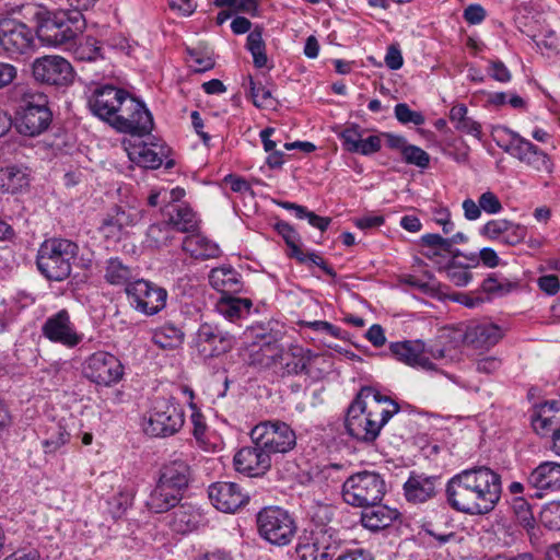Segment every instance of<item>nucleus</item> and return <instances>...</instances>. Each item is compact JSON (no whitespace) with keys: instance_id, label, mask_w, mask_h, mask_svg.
<instances>
[{"instance_id":"nucleus-2","label":"nucleus","mask_w":560,"mask_h":560,"mask_svg":"<svg viewBox=\"0 0 560 560\" xmlns=\"http://www.w3.org/2000/svg\"><path fill=\"white\" fill-rule=\"evenodd\" d=\"M408 404H398L372 386H363L347 409L346 429L349 435L363 442H374L382 428Z\"/></svg>"},{"instance_id":"nucleus-5","label":"nucleus","mask_w":560,"mask_h":560,"mask_svg":"<svg viewBox=\"0 0 560 560\" xmlns=\"http://www.w3.org/2000/svg\"><path fill=\"white\" fill-rule=\"evenodd\" d=\"M52 113L48 107V97L38 91L23 94L15 113V125L20 133L35 137L48 129Z\"/></svg>"},{"instance_id":"nucleus-25","label":"nucleus","mask_w":560,"mask_h":560,"mask_svg":"<svg viewBox=\"0 0 560 560\" xmlns=\"http://www.w3.org/2000/svg\"><path fill=\"white\" fill-rule=\"evenodd\" d=\"M168 527L177 534H188L199 528L205 522L201 510L191 503H180L167 516Z\"/></svg>"},{"instance_id":"nucleus-22","label":"nucleus","mask_w":560,"mask_h":560,"mask_svg":"<svg viewBox=\"0 0 560 560\" xmlns=\"http://www.w3.org/2000/svg\"><path fill=\"white\" fill-rule=\"evenodd\" d=\"M392 355L409 366L420 368L427 371L434 370L435 365L427 355L425 343L420 340H405L389 345Z\"/></svg>"},{"instance_id":"nucleus-20","label":"nucleus","mask_w":560,"mask_h":560,"mask_svg":"<svg viewBox=\"0 0 560 560\" xmlns=\"http://www.w3.org/2000/svg\"><path fill=\"white\" fill-rule=\"evenodd\" d=\"M312 360V352L302 346L294 345L284 348L279 343V353L277 355L276 377H285L308 373L307 366Z\"/></svg>"},{"instance_id":"nucleus-60","label":"nucleus","mask_w":560,"mask_h":560,"mask_svg":"<svg viewBox=\"0 0 560 560\" xmlns=\"http://www.w3.org/2000/svg\"><path fill=\"white\" fill-rule=\"evenodd\" d=\"M468 259L474 264L478 265L479 260L488 268H495L500 265V258L497 252L491 247H485L480 250L479 256L471 255Z\"/></svg>"},{"instance_id":"nucleus-40","label":"nucleus","mask_w":560,"mask_h":560,"mask_svg":"<svg viewBox=\"0 0 560 560\" xmlns=\"http://www.w3.org/2000/svg\"><path fill=\"white\" fill-rule=\"evenodd\" d=\"M341 547V539L332 527L317 530V552L320 551V560L337 558Z\"/></svg>"},{"instance_id":"nucleus-64","label":"nucleus","mask_w":560,"mask_h":560,"mask_svg":"<svg viewBox=\"0 0 560 560\" xmlns=\"http://www.w3.org/2000/svg\"><path fill=\"white\" fill-rule=\"evenodd\" d=\"M3 560H40V553L37 548L27 545L20 547Z\"/></svg>"},{"instance_id":"nucleus-23","label":"nucleus","mask_w":560,"mask_h":560,"mask_svg":"<svg viewBox=\"0 0 560 560\" xmlns=\"http://www.w3.org/2000/svg\"><path fill=\"white\" fill-rule=\"evenodd\" d=\"M526 483L536 490V498H542L545 491H559L560 463L549 460L540 463L528 472Z\"/></svg>"},{"instance_id":"nucleus-46","label":"nucleus","mask_w":560,"mask_h":560,"mask_svg":"<svg viewBox=\"0 0 560 560\" xmlns=\"http://www.w3.org/2000/svg\"><path fill=\"white\" fill-rule=\"evenodd\" d=\"M47 433L48 436L42 442L45 454H56L70 441V433L60 423L51 425Z\"/></svg>"},{"instance_id":"nucleus-24","label":"nucleus","mask_w":560,"mask_h":560,"mask_svg":"<svg viewBox=\"0 0 560 560\" xmlns=\"http://www.w3.org/2000/svg\"><path fill=\"white\" fill-rule=\"evenodd\" d=\"M505 335V330L490 322L471 324L466 328L464 342L474 349L488 350L494 347Z\"/></svg>"},{"instance_id":"nucleus-11","label":"nucleus","mask_w":560,"mask_h":560,"mask_svg":"<svg viewBox=\"0 0 560 560\" xmlns=\"http://www.w3.org/2000/svg\"><path fill=\"white\" fill-rule=\"evenodd\" d=\"M131 308L147 316L160 313L166 305L167 291L144 279H137L125 289Z\"/></svg>"},{"instance_id":"nucleus-6","label":"nucleus","mask_w":560,"mask_h":560,"mask_svg":"<svg viewBox=\"0 0 560 560\" xmlns=\"http://www.w3.org/2000/svg\"><path fill=\"white\" fill-rule=\"evenodd\" d=\"M386 493L383 477L375 471L363 470L348 477L342 483L343 501L355 508L381 503Z\"/></svg>"},{"instance_id":"nucleus-13","label":"nucleus","mask_w":560,"mask_h":560,"mask_svg":"<svg viewBox=\"0 0 560 560\" xmlns=\"http://www.w3.org/2000/svg\"><path fill=\"white\" fill-rule=\"evenodd\" d=\"M32 73L35 81L54 86H68L74 78L71 63L57 55L36 58L32 65Z\"/></svg>"},{"instance_id":"nucleus-31","label":"nucleus","mask_w":560,"mask_h":560,"mask_svg":"<svg viewBox=\"0 0 560 560\" xmlns=\"http://www.w3.org/2000/svg\"><path fill=\"white\" fill-rule=\"evenodd\" d=\"M183 498L184 494L176 489L156 481L145 505L153 513H166L176 508Z\"/></svg>"},{"instance_id":"nucleus-62","label":"nucleus","mask_w":560,"mask_h":560,"mask_svg":"<svg viewBox=\"0 0 560 560\" xmlns=\"http://www.w3.org/2000/svg\"><path fill=\"white\" fill-rule=\"evenodd\" d=\"M479 207L489 214L499 213L502 210V203L498 196L492 191H486L479 197Z\"/></svg>"},{"instance_id":"nucleus-56","label":"nucleus","mask_w":560,"mask_h":560,"mask_svg":"<svg viewBox=\"0 0 560 560\" xmlns=\"http://www.w3.org/2000/svg\"><path fill=\"white\" fill-rule=\"evenodd\" d=\"M445 273L447 279L457 287H465L472 279L471 272L467 268L457 266L455 259L453 258L445 269Z\"/></svg>"},{"instance_id":"nucleus-30","label":"nucleus","mask_w":560,"mask_h":560,"mask_svg":"<svg viewBox=\"0 0 560 560\" xmlns=\"http://www.w3.org/2000/svg\"><path fill=\"white\" fill-rule=\"evenodd\" d=\"M167 224L180 233H194L199 229L197 213L185 203L166 205L162 210Z\"/></svg>"},{"instance_id":"nucleus-26","label":"nucleus","mask_w":560,"mask_h":560,"mask_svg":"<svg viewBox=\"0 0 560 560\" xmlns=\"http://www.w3.org/2000/svg\"><path fill=\"white\" fill-rule=\"evenodd\" d=\"M279 353L278 342H265L252 345L247 348L244 362L258 372H268L276 377L277 355Z\"/></svg>"},{"instance_id":"nucleus-27","label":"nucleus","mask_w":560,"mask_h":560,"mask_svg":"<svg viewBox=\"0 0 560 560\" xmlns=\"http://www.w3.org/2000/svg\"><path fill=\"white\" fill-rule=\"evenodd\" d=\"M438 476H427L412 471L404 483V494L410 503H424L436 495Z\"/></svg>"},{"instance_id":"nucleus-49","label":"nucleus","mask_w":560,"mask_h":560,"mask_svg":"<svg viewBox=\"0 0 560 560\" xmlns=\"http://www.w3.org/2000/svg\"><path fill=\"white\" fill-rule=\"evenodd\" d=\"M249 93L255 106L259 108H272L276 105L270 89L266 88L260 81L248 77Z\"/></svg>"},{"instance_id":"nucleus-35","label":"nucleus","mask_w":560,"mask_h":560,"mask_svg":"<svg viewBox=\"0 0 560 560\" xmlns=\"http://www.w3.org/2000/svg\"><path fill=\"white\" fill-rule=\"evenodd\" d=\"M211 287L223 295L242 290L241 275L232 267L213 268L209 273Z\"/></svg>"},{"instance_id":"nucleus-58","label":"nucleus","mask_w":560,"mask_h":560,"mask_svg":"<svg viewBox=\"0 0 560 560\" xmlns=\"http://www.w3.org/2000/svg\"><path fill=\"white\" fill-rule=\"evenodd\" d=\"M422 530L427 536L434 540V542H429V545L432 547H442L451 540H454L456 537V533L454 532H439L433 527L431 523L423 524Z\"/></svg>"},{"instance_id":"nucleus-52","label":"nucleus","mask_w":560,"mask_h":560,"mask_svg":"<svg viewBox=\"0 0 560 560\" xmlns=\"http://www.w3.org/2000/svg\"><path fill=\"white\" fill-rule=\"evenodd\" d=\"M396 119L402 124H412L415 126H421L424 124L425 118L421 112L410 109L406 103H398L394 108Z\"/></svg>"},{"instance_id":"nucleus-57","label":"nucleus","mask_w":560,"mask_h":560,"mask_svg":"<svg viewBox=\"0 0 560 560\" xmlns=\"http://www.w3.org/2000/svg\"><path fill=\"white\" fill-rule=\"evenodd\" d=\"M506 219H493L488 221L480 230V234L491 241L502 242L506 230Z\"/></svg>"},{"instance_id":"nucleus-38","label":"nucleus","mask_w":560,"mask_h":560,"mask_svg":"<svg viewBox=\"0 0 560 560\" xmlns=\"http://www.w3.org/2000/svg\"><path fill=\"white\" fill-rule=\"evenodd\" d=\"M104 279L112 285L127 289L138 278L133 270L125 265L120 258L110 257L105 262Z\"/></svg>"},{"instance_id":"nucleus-18","label":"nucleus","mask_w":560,"mask_h":560,"mask_svg":"<svg viewBox=\"0 0 560 560\" xmlns=\"http://www.w3.org/2000/svg\"><path fill=\"white\" fill-rule=\"evenodd\" d=\"M510 135L514 156L538 172H552V160L545 151L515 131L510 130Z\"/></svg>"},{"instance_id":"nucleus-28","label":"nucleus","mask_w":560,"mask_h":560,"mask_svg":"<svg viewBox=\"0 0 560 560\" xmlns=\"http://www.w3.org/2000/svg\"><path fill=\"white\" fill-rule=\"evenodd\" d=\"M167 153L168 148L158 139L150 143L140 142L133 144L128 150V155L131 161L142 167L151 170L159 168L167 156Z\"/></svg>"},{"instance_id":"nucleus-17","label":"nucleus","mask_w":560,"mask_h":560,"mask_svg":"<svg viewBox=\"0 0 560 560\" xmlns=\"http://www.w3.org/2000/svg\"><path fill=\"white\" fill-rule=\"evenodd\" d=\"M196 341L199 351L210 357L226 353L233 348L235 342L234 337L230 332L210 323H203L199 326Z\"/></svg>"},{"instance_id":"nucleus-55","label":"nucleus","mask_w":560,"mask_h":560,"mask_svg":"<svg viewBox=\"0 0 560 560\" xmlns=\"http://www.w3.org/2000/svg\"><path fill=\"white\" fill-rule=\"evenodd\" d=\"M527 235V228L513 221H506V230L502 238V244L516 246L522 243Z\"/></svg>"},{"instance_id":"nucleus-36","label":"nucleus","mask_w":560,"mask_h":560,"mask_svg":"<svg viewBox=\"0 0 560 560\" xmlns=\"http://www.w3.org/2000/svg\"><path fill=\"white\" fill-rule=\"evenodd\" d=\"M275 230L282 236L289 248V256L294 257L301 264L312 266L315 264V253H304L300 246V238L295 230L285 221L275 223Z\"/></svg>"},{"instance_id":"nucleus-15","label":"nucleus","mask_w":560,"mask_h":560,"mask_svg":"<svg viewBox=\"0 0 560 560\" xmlns=\"http://www.w3.org/2000/svg\"><path fill=\"white\" fill-rule=\"evenodd\" d=\"M0 46L10 58L31 52L34 46L32 28L15 20L0 21Z\"/></svg>"},{"instance_id":"nucleus-59","label":"nucleus","mask_w":560,"mask_h":560,"mask_svg":"<svg viewBox=\"0 0 560 560\" xmlns=\"http://www.w3.org/2000/svg\"><path fill=\"white\" fill-rule=\"evenodd\" d=\"M381 147V138L378 136L372 135L365 139L361 138V140L358 142V147L351 148V152L360 153L362 155H371L378 152Z\"/></svg>"},{"instance_id":"nucleus-32","label":"nucleus","mask_w":560,"mask_h":560,"mask_svg":"<svg viewBox=\"0 0 560 560\" xmlns=\"http://www.w3.org/2000/svg\"><path fill=\"white\" fill-rule=\"evenodd\" d=\"M398 516L399 512L396 509L375 503L364 508L361 514V524L372 532H377L389 527Z\"/></svg>"},{"instance_id":"nucleus-14","label":"nucleus","mask_w":560,"mask_h":560,"mask_svg":"<svg viewBox=\"0 0 560 560\" xmlns=\"http://www.w3.org/2000/svg\"><path fill=\"white\" fill-rule=\"evenodd\" d=\"M128 95L129 92L124 89L104 84L92 91L88 105L93 115L110 125Z\"/></svg>"},{"instance_id":"nucleus-37","label":"nucleus","mask_w":560,"mask_h":560,"mask_svg":"<svg viewBox=\"0 0 560 560\" xmlns=\"http://www.w3.org/2000/svg\"><path fill=\"white\" fill-rule=\"evenodd\" d=\"M30 174L26 167L10 165L0 170V189L5 194H16L28 187Z\"/></svg>"},{"instance_id":"nucleus-3","label":"nucleus","mask_w":560,"mask_h":560,"mask_svg":"<svg viewBox=\"0 0 560 560\" xmlns=\"http://www.w3.org/2000/svg\"><path fill=\"white\" fill-rule=\"evenodd\" d=\"M78 252V244L70 240L59 237L45 240L37 252V268L48 280L63 281L71 273L72 261Z\"/></svg>"},{"instance_id":"nucleus-42","label":"nucleus","mask_w":560,"mask_h":560,"mask_svg":"<svg viewBox=\"0 0 560 560\" xmlns=\"http://www.w3.org/2000/svg\"><path fill=\"white\" fill-rule=\"evenodd\" d=\"M421 245L428 248L427 252H423V255L428 258L439 256L441 253L450 254L453 259L460 255L458 249L451 248L448 237H443L440 234L428 233L422 235Z\"/></svg>"},{"instance_id":"nucleus-44","label":"nucleus","mask_w":560,"mask_h":560,"mask_svg":"<svg viewBox=\"0 0 560 560\" xmlns=\"http://www.w3.org/2000/svg\"><path fill=\"white\" fill-rule=\"evenodd\" d=\"M246 48L253 56L254 66L262 68L267 63L266 46L262 39V30L256 26L247 36Z\"/></svg>"},{"instance_id":"nucleus-53","label":"nucleus","mask_w":560,"mask_h":560,"mask_svg":"<svg viewBox=\"0 0 560 560\" xmlns=\"http://www.w3.org/2000/svg\"><path fill=\"white\" fill-rule=\"evenodd\" d=\"M401 155L407 164L416 165L420 168H427L430 164L429 153L413 144L405 147Z\"/></svg>"},{"instance_id":"nucleus-19","label":"nucleus","mask_w":560,"mask_h":560,"mask_svg":"<svg viewBox=\"0 0 560 560\" xmlns=\"http://www.w3.org/2000/svg\"><path fill=\"white\" fill-rule=\"evenodd\" d=\"M208 495L214 508L224 513H234L249 500L240 485L228 481L212 483L208 489Z\"/></svg>"},{"instance_id":"nucleus-33","label":"nucleus","mask_w":560,"mask_h":560,"mask_svg":"<svg viewBox=\"0 0 560 560\" xmlns=\"http://www.w3.org/2000/svg\"><path fill=\"white\" fill-rule=\"evenodd\" d=\"M560 402L556 400L546 401L532 419L534 430L540 435L553 433L560 425Z\"/></svg>"},{"instance_id":"nucleus-8","label":"nucleus","mask_w":560,"mask_h":560,"mask_svg":"<svg viewBox=\"0 0 560 560\" xmlns=\"http://www.w3.org/2000/svg\"><path fill=\"white\" fill-rule=\"evenodd\" d=\"M110 126L120 133L142 138L151 133L154 120L145 104L129 93Z\"/></svg>"},{"instance_id":"nucleus-61","label":"nucleus","mask_w":560,"mask_h":560,"mask_svg":"<svg viewBox=\"0 0 560 560\" xmlns=\"http://www.w3.org/2000/svg\"><path fill=\"white\" fill-rule=\"evenodd\" d=\"M488 73L493 80L501 83H508L512 79L508 67L499 59L489 61Z\"/></svg>"},{"instance_id":"nucleus-39","label":"nucleus","mask_w":560,"mask_h":560,"mask_svg":"<svg viewBox=\"0 0 560 560\" xmlns=\"http://www.w3.org/2000/svg\"><path fill=\"white\" fill-rule=\"evenodd\" d=\"M468 108L465 104H456L450 109L448 118L456 131L470 135L475 138L481 137V125L467 116Z\"/></svg>"},{"instance_id":"nucleus-12","label":"nucleus","mask_w":560,"mask_h":560,"mask_svg":"<svg viewBox=\"0 0 560 560\" xmlns=\"http://www.w3.org/2000/svg\"><path fill=\"white\" fill-rule=\"evenodd\" d=\"M82 373L90 382L98 386L109 387L122 378L124 365L114 354L106 351H96L84 360Z\"/></svg>"},{"instance_id":"nucleus-47","label":"nucleus","mask_w":560,"mask_h":560,"mask_svg":"<svg viewBox=\"0 0 560 560\" xmlns=\"http://www.w3.org/2000/svg\"><path fill=\"white\" fill-rule=\"evenodd\" d=\"M510 506L516 523L520 526H532L535 523V516L530 503L525 497H513Z\"/></svg>"},{"instance_id":"nucleus-51","label":"nucleus","mask_w":560,"mask_h":560,"mask_svg":"<svg viewBox=\"0 0 560 560\" xmlns=\"http://www.w3.org/2000/svg\"><path fill=\"white\" fill-rule=\"evenodd\" d=\"M540 523L548 529L560 530V501L545 504L539 515Z\"/></svg>"},{"instance_id":"nucleus-21","label":"nucleus","mask_w":560,"mask_h":560,"mask_svg":"<svg viewBox=\"0 0 560 560\" xmlns=\"http://www.w3.org/2000/svg\"><path fill=\"white\" fill-rule=\"evenodd\" d=\"M235 469L248 477L265 475L271 467V457L259 445L242 447L234 456Z\"/></svg>"},{"instance_id":"nucleus-29","label":"nucleus","mask_w":560,"mask_h":560,"mask_svg":"<svg viewBox=\"0 0 560 560\" xmlns=\"http://www.w3.org/2000/svg\"><path fill=\"white\" fill-rule=\"evenodd\" d=\"M190 480L191 467L182 457L171 459L160 468L158 481L176 489L183 494L187 490Z\"/></svg>"},{"instance_id":"nucleus-54","label":"nucleus","mask_w":560,"mask_h":560,"mask_svg":"<svg viewBox=\"0 0 560 560\" xmlns=\"http://www.w3.org/2000/svg\"><path fill=\"white\" fill-rule=\"evenodd\" d=\"M170 225L164 223H153L148 228L147 236L151 245L155 247L165 246L170 240Z\"/></svg>"},{"instance_id":"nucleus-63","label":"nucleus","mask_w":560,"mask_h":560,"mask_svg":"<svg viewBox=\"0 0 560 560\" xmlns=\"http://www.w3.org/2000/svg\"><path fill=\"white\" fill-rule=\"evenodd\" d=\"M122 228L116 223L113 217L108 213L106 218L103 220L102 225L100 226V232L102 235L112 241H118L122 233Z\"/></svg>"},{"instance_id":"nucleus-4","label":"nucleus","mask_w":560,"mask_h":560,"mask_svg":"<svg viewBox=\"0 0 560 560\" xmlns=\"http://www.w3.org/2000/svg\"><path fill=\"white\" fill-rule=\"evenodd\" d=\"M85 28V20L78 10L49 13L37 26V37L43 44L60 46L72 43Z\"/></svg>"},{"instance_id":"nucleus-1","label":"nucleus","mask_w":560,"mask_h":560,"mask_svg":"<svg viewBox=\"0 0 560 560\" xmlns=\"http://www.w3.org/2000/svg\"><path fill=\"white\" fill-rule=\"evenodd\" d=\"M502 497V477L486 465L464 469L445 486L447 504L456 512L470 516L491 513Z\"/></svg>"},{"instance_id":"nucleus-48","label":"nucleus","mask_w":560,"mask_h":560,"mask_svg":"<svg viewBox=\"0 0 560 560\" xmlns=\"http://www.w3.org/2000/svg\"><path fill=\"white\" fill-rule=\"evenodd\" d=\"M73 55L75 59L81 61H95L100 58H103L100 42L92 36H88L82 39L74 47Z\"/></svg>"},{"instance_id":"nucleus-34","label":"nucleus","mask_w":560,"mask_h":560,"mask_svg":"<svg viewBox=\"0 0 560 560\" xmlns=\"http://www.w3.org/2000/svg\"><path fill=\"white\" fill-rule=\"evenodd\" d=\"M182 248L190 255V257L200 260L218 258L221 249L211 240L200 234H191L184 238Z\"/></svg>"},{"instance_id":"nucleus-7","label":"nucleus","mask_w":560,"mask_h":560,"mask_svg":"<svg viewBox=\"0 0 560 560\" xmlns=\"http://www.w3.org/2000/svg\"><path fill=\"white\" fill-rule=\"evenodd\" d=\"M185 423V413L176 398L155 397L144 424V432L155 438L176 434Z\"/></svg>"},{"instance_id":"nucleus-10","label":"nucleus","mask_w":560,"mask_h":560,"mask_svg":"<svg viewBox=\"0 0 560 560\" xmlns=\"http://www.w3.org/2000/svg\"><path fill=\"white\" fill-rule=\"evenodd\" d=\"M257 526L262 538L278 546L288 545L296 532L293 517L279 506L262 509L257 515Z\"/></svg>"},{"instance_id":"nucleus-43","label":"nucleus","mask_w":560,"mask_h":560,"mask_svg":"<svg viewBox=\"0 0 560 560\" xmlns=\"http://www.w3.org/2000/svg\"><path fill=\"white\" fill-rule=\"evenodd\" d=\"M252 305L253 303L249 299L223 295L218 303V310L224 317L233 320L234 318L242 317L244 314H248Z\"/></svg>"},{"instance_id":"nucleus-9","label":"nucleus","mask_w":560,"mask_h":560,"mask_svg":"<svg viewBox=\"0 0 560 560\" xmlns=\"http://www.w3.org/2000/svg\"><path fill=\"white\" fill-rule=\"evenodd\" d=\"M253 444L259 445L271 457L272 454L288 453L296 445L295 432L285 422L264 421L250 431Z\"/></svg>"},{"instance_id":"nucleus-16","label":"nucleus","mask_w":560,"mask_h":560,"mask_svg":"<svg viewBox=\"0 0 560 560\" xmlns=\"http://www.w3.org/2000/svg\"><path fill=\"white\" fill-rule=\"evenodd\" d=\"M42 334L49 341L67 348L77 347L83 339L71 322L69 312L65 308L47 317L42 326Z\"/></svg>"},{"instance_id":"nucleus-41","label":"nucleus","mask_w":560,"mask_h":560,"mask_svg":"<svg viewBox=\"0 0 560 560\" xmlns=\"http://www.w3.org/2000/svg\"><path fill=\"white\" fill-rule=\"evenodd\" d=\"M184 338L183 331L174 324L166 323L152 332V342L161 349H174Z\"/></svg>"},{"instance_id":"nucleus-50","label":"nucleus","mask_w":560,"mask_h":560,"mask_svg":"<svg viewBox=\"0 0 560 560\" xmlns=\"http://www.w3.org/2000/svg\"><path fill=\"white\" fill-rule=\"evenodd\" d=\"M135 497L133 489L129 487H124L119 489L116 495H114L109 501V512L114 518L121 517L129 506L132 504V500Z\"/></svg>"},{"instance_id":"nucleus-45","label":"nucleus","mask_w":560,"mask_h":560,"mask_svg":"<svg viewBox=\"0 0 560 560\" xmlns=\"http://www.w3.org/2000/svg\"><path fill=\"white\" fill-rule=\"evenodd\" d=\"M517 287L516 282H511L498 272L490 273L481 283V291L495 296L509 294Z\"/></svg>"}]
</instances>
